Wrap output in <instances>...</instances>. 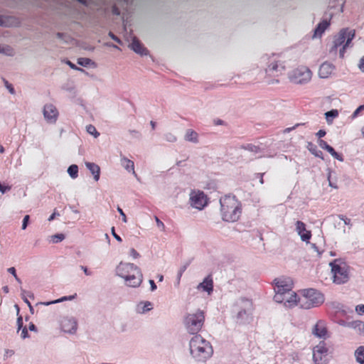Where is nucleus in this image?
<instances>
[{"mask_svg":"<svg viewBox=\"0 0 364 364\" xmlns=\"http://www.w3.org/2000/svg\"><path fill=\"white\" fill-rule=\"evenodd\" d=\"M274 300L277 303H284L286 307H293L297 304V294L292 291L293 282L289 277L274 279Z\"/></svg>","mask_w":364,"mask_h":364,"instance_id":"1","label":"nucleus"},{"mask_svg":"<svg viewBox=\"0 0 364 364\" xmlns=\"http://www.w3.org/2000/svg\"><path fill=\"white\" fill-rule=\"evenodd\" d=\"M220 203L221 216L224 221L234 223L240 219L242 205L235 196L226 195L222 197Z\"/></svg>","mask_w":364,"mask_h":364,"instance_id":"2","label":"nucleus"},{"mask_svg":"<svg viewBox=\"0 0 364 364\" xmlns=\"http://www.w3.org/2000/svg\"><path fill=\"white\" fill-rule=\"evenodd\" d=\"M189 350L192 357L199 362H205L213 352L210 343L200 335H196L190 340Z\"/></svg>","mask_w":364,"mask_h":364,"instance_id":"3","label":"nucleus"},{"mask_svg":"<svg viewBox=\"0 0 364 364\" xmlns=\"http://www.w3.org/2000/svg\"><path fill=\"white\" fill-rule=\"evenodd\" d=\"M236 322L240 325L250 323L252 321L253 304L250 299L240 298L235 304Z\"/></svg>","mask_w":364,"mask_h":364,"instance_id":"4","label":"nucleus"},{"mask_svg":"<svg viewBox=\"0 0 364 364\" xmlns=\"http://www.w3.org/2000/svg\"><path fill=\"white\" fill-rule=\"evenodd\" d=\"M302 298L297 299L302 309H309L321 305L323 301V295L316 289H308L302 290Z\"/></svg>","mask_w":364,"mask_h":364,"instance_id":"5","label":"nucleus"},{"mask_svg":"<svg viewBox=\"0 0 364 364\" xmlns=\"http://www.w3.org/2000/svg\"><path fill=\"white\" fill-rule=\"evenodd\" d=\"M205 322V312L198 309L196 312L187 314L184 318V325L191 334L198 335Z\"/></svg>","mask_w":364,"mask_h":364,"instance_id":"6","label":"nucleus"},{"mask_svg":"<svg viewBox=\"0 0 364 364\" xmlns=\"http://www.w3.org/2000/svg\"><path fill=\"white\" fill-rule=\"evenodd\" d=\"M354 36V31H348L347 29L341 30L338 36H335L330 52L336 54L338 47L342 46L339 53L340 57L343 58L346 48L349 46Z\"/></svg>","mask_w":364,"mask_h":364,"instance_id":"7","label":"nucleus"},{"mask_svg":"<svg viewBox=\"0 0 364 364\" xmlns=\"http://www.w3.org/2000/svg\"><path fill=\"white\" fill-rule=\"evenodd\" d=\"M333 282L338 284H344L348 280V266L341 259H336L330 262Z\"/></svg>","mask_w":364,"mask_h":364,"instance_id":"8","label":"nucleus"},{"mask_svg":"<svg viewBox=\"0 0 364 364\" xmlns=\"http://www.w3.org/2000/svg\"><path fill=\"white\" fill-rule=\"evenodd\" d=\"M286 70L284 61L277 60L276 58H272L269 60V65L265 70L267 77L269 82H278V80H274L275 77H278L283 75Z\"/></svg>","mask_w":364,"mask_h":364,"instance_id":"9","label":"nucleus"},{"mask_svg":"<svg viewBox=\"0 0 364 364\" xmlns=\"http://www.w3.org/2000/svg\"><path fill=\"white\" fill-rule=\"evenodd\" d=\"M312 77L311 70L304 65H299L289 74V80L295 84H305L309 82Z\"/></svg>","mask_w":364,"mask_h":364,"instance_id":"10","label":"nucleus"},{"mask_svg":"<svg viewBox=\"0 0 364 364\" xmlns=\"http://www.w3.org/2000/svg\"><path fill=\"white\" fill-rule=\"evenodd\" d=\"M207 196L202 191L193 190L190 193L191 205L196 209L202 210L208 205Z\"/></svg>","mask_w":364,"mask_h":364,"instance_id":"11","label":"nucleus"},{"mask_svg":"<svg viewBox=\"0 0 364 364\" xmlns=\"http://www.w3.org/2000/svg\"><path fill=\"white\" fill-rule=\"evenodd\" d=\"M139 268L133 263L121 262L116 267V275L123 279L130 276L132 273L135 272Z\"/></svg>","mask_w":364,"mask_h":364,"instance_id":"12","label":"nucleus"},{"mask_svg":"<svg viewBox=\"0 0 364 364\" xmlns=\"http://www.w3.org/2000/svg\"><path fill=\"white\" fill-rule=\"evenodd\" d=\"M313 359L316 364H327L328 349L323 345H318L315 347L313 353Z\"/></svg>","mask_w":364,"mask_h":364,"instance_id":"13","label":"nucleus"},{"mask_svg":"<svg viewBox=\"0 0 364 364\" xmlns=\"http://www.w3.org/2000/svg\"><path fill=\"white\" fill-rule=\"evenodd\" d=\"M43 115L46 121L49 123H55L58 117L57 108L52 104H48L44 106Z\"/></svg>","mask_w":364,"mask_h":364,"instance_id":"14","label":"nucleus"},{"mask_svg":"<svg viewBox=\"0 0 364 364\" xmlns=\"http://www.w3.org/2000/svg\"><path fill=\"white\" fill-rule=\"evenodd\" d=\"M125 284L128 287L136 288L139 287L143 281V274L140 269L124 279Z\"/></svg>","mask_w":364,"mask_h":364,"instance_id":"15","label":"nucleus"},{"mask_svg":"<svg viewBox=\"0 0 364 364\" xmlns=\"http://www.w3.org/2000/svg\"><path fill=\"white\" fill-rule=\"evenodd\" d=\"M77 328V322L75 318H65L62 321V329L64 332L75 334Z\"/></svg>","mask_w":364,"mask_h":364,"instance_id":"16","label":"nucleus"},{"mask_svg":"<svg viewBox=\"0 0 364 364\" xmlns=\"http://www.w3.org/2000/svg\"><path fill=\"white\" fill-rule=\"evenodd\" d=\"M198 290L202 289L203 291L210 295L213 291V279L211 274H208L204 278L203 281L197 286Z\"/></svg>","mask_w":364,"mask_h":364,"instance_id":"17","label":"nucleus"},{"mask_svg":"<svg viewBox=\"0 0 364 364\" xmlns=\"http://www.w3.org/2000/svg\"><path fill=\"white\" fill-rule=\"evenodd\" d=\"M335 67L333 64L325 62L319 68L318 75L321 78H327L333 73Z\"/></svg>","mask_w":364,"mask_h":364,"instance_id":"18","label":"nucleus"},{"mask_svg":"<svg viewBox=\"0 0 364 364\" xmlns=\"http://www.w3.org/2000/svg\"><path fill=\"white\" fill-rule=\"evenodd\" d=\"M131 48L136 53L141 55L147 54V50L143 46L140 41L136 38H134L130 45Z\"/></svg>","mask_w":364,"mask_h":364,"instance_id":"19","label":"nucleus"},{"mask_svg":"<svg viewBox=\"0 0 364 364\" xmlns=\"http://www.w3.org/2000/svg\"><path fill=\"white\" fill-rule=\"evenodd\" d=\"M330 22L327 20H323L320 22L314 31V37H321L326 29L329 26Z\"/></svg>","mask_w":364,"mask_h":364,"instance_id":"20","label":"nucleus"},{"mask_svg":"<svg viewBox=\"0 0 364 364\" xmlns=\"http://www.w3.org/2000/svg\"><path fill=\"white\" fill-rule=\"evenodd\" d=\"M121 164L127 171H132L134 176H136L134 171V164L133 161L126 157H122L121 159Z\"/></svg>","mask_w":364,"mask_h":364,"instance_id":"21","label":"nucleus"},{"mask_svg":"<svg viewBox=\"0 0 364 364\" xmlns=\"http://www.w3.org/2000/svg\"><path fill=\"white\" fill-rule=\"evenodd\" d=\"M86 166L90 170V171L93 174L94 178L96 181L100 179V168L98 165L94 163H86Z\"/></svg>","mask_w":364,"mask_h":364,"instance_id":"22","label":"nucleus"},{"mask_svg":"<svg viewBox=\"0 0 364 364\" xmlns=\"http://www.w3.org/2000/svg\"><path fill=\"white\" fill-rule=\"evenodd\" d=\"M342 325L346 327L357 329L360 333H361L363 326H364V322L361 321H352L348 322L343 321Z\"/></svg>","mask_w":364,"mask_h":364,"instance_id":"23","label":"nucleus"},{"mask_svg":"<svg viewBox=\"0 0 364 364\" xmlns=\"http://www.w3.org/2000/svg\"><path fill=\"white\" fill-rule=\"evenodd\" d=\"M153 309V304L150 301H141L137 305V312L144 314Z\"/></svg>","mask_w":364,"mask_h":364,"instance_id":"24","label":"nucleus"},{"mask_svg":"<svg viewBox=\"0 0 364 364\" xmlns=\"http://www.w3.org/2000/svg\"><path fill=\"white\" fill-rule=\"evenodd\" d=\"M312 333L318 338H324L327 333V330L324 326H320L319 324L314 325Z\"/></svg>","mask_w":364,"mask_h":364,"instance_id":"25","label":"nucleus"},{"mask_svg":"<svg viewBox=\"0 0 364 364\" xmlns=\"http://www.w3.org/2000/svg\"><path fill=\"white\" fill-rule=\"evenodd\" d=\"M297 231V235L300 236V238L302 241L306 242L309 243V240L311 237V231L308 230V229H296Z\"/></svg>","mask_w":364,"mask_h":364,"instance_id":"26","label":"nucleus"},{"mask_svg":"<svg viewBox=\"0 0 364 364\" xmlns=\"http://www.w3.org/2000/svg\"><path fill=\"white\" fill-rule=\"evenodd\" d=\"M355 357L358 363L364 364V346H360L355 350Z\"/></svg>","mask_w":364,"mask_h":364,"instance_id":"27","label":"nucleus"},{"mask_svg":"<svg viewBox=\"0 0 364 364\" xmlns=\"http://www.w3.org/2000/svg\"><path fill=\"white\" fill-rule=\"evenodd\" d=\"M185 139L188 141L197 143L198 141L197 132L193 129H188L185 135Z\"/></svg>","mask_w":364,"mask_h":364,"instance_id":"28","label":"nucleus"},{"mask_svg":"<svg viewBox=\"0 0 364 364\" xmlns=\"http://www.w3.org/2000/svg\"><path fill=\"white\" fill-rule=\"evenodd\" d=\"M76 296H77V294H75L74 295H71V296H63V297H61V298H60L58 299H56V300H53V301H48V302L40 303V304L46 305V306H48L50 304H57V303H60V302H62V301H64L72 300L74 298H75Z\"/></svg>","mask_w":364,"mask_h":364,"instance_id":"29","label":"nucleus"},{"mask_svg":"<svg viewBox=\"0 0 364 364\" xmlns=\"http://www.w3.org/2000/svg\"><path fill=\"white\" fill-rule=\"evenodd\" d=\"M65 238L63 233H57L48 237L49 242L56 244L63 241Z\"/></svg>","mask_w":364,"mask_h":364,"instance_id":"30","label":"nucleus"},{"mask_svg":"<svg viewBox=\"0 0 364 364\" xmlns=\"http://www.w3.org/2000/svg\"><path fill=\"white\" fill-rule=\"evenodd\" d=\"M21 298L23 300V301L27 304L28 305L29 304H31V302L28 300L27 297L26 296H28L31 299H34V295L33 293L30 292V291H26V290H24L23 289L21 288Z\"/></svg>","mask_w":364,"mask_h":364,"instance_id":"31","label":"nucleus"},{"mask_svg":"<svg viewBox=\"0 0 364 364\" xmlns=\"http://www.w3.org/2000/svg\"><path fill=\"white\" fill-rule=\"evenodd\" d=\"M68 173L73 178H76L78 176V167L75 164H73L69 166Z\"/></svg>","mask_w":364,"mask_h":364,"instance_id":"32","label":"nucleus"},{"mask_svg":"<svg viewBox=\"0 0 364 364\" xmlns=\"http://www.w3.org/2000/svg\"><path fill=\"white\" fill-rule=\"evenodd\" d=\"M86 129L90 134L93 135L95 138H97L100 135V133L97 131L95 126L92 124L87 126Z\"/></svg>","mask_w":364,"mask_h":364,"instance_id":"33","label":"nucleus"},{"mask_svg":"<svg viewBox=\"0 0 364 364\" xmlns=\"http://www.w3.org/2000/svg\"><path fill=\"white\" fill-rule=\"evenodd\" d=\"M92 63V60L87 58H80L77 59V63L80 65L87 67Z\"/></svg>","mask_w":364,"mask_h":364,"instance_id":"34","label":"nucleus"},{"mask_svg":"<svg viewBox=\"0 0 364 364\" xmlns=\"http://www.w3.org/2000/svg\"><path fill=\"white\" fill-rule=\"evenodd\" d=\"M318 144H319L321 148H322L323 149L326 150L328 152H329L330 150L333 148L332 146L328 145V143L326 141H324L323 139H320L318 141Z\"/></svg>","mask_w":364,"mask_h":364,"instance_id":"35","label":"nucleus"},{"mask_svg":"<svg viewBox=\"0 0 364 364\" xmlns=\"http://www.w3.org/2000/svg\"><path fill=\"white\" fill-rule=\"evenodd\" d=\"M338 115V112L336 109H332L326 113L327 121H329V117H336Z\"/></svg>","mask_w":364,"mask_h":364,"instance_id":"36","label":"nucleus"},{"mask_svg":"<svg viewBox=\"0 0 364 364\" xmlns=\"http://www.w3.org/2000/svg\"><path fill=\"white\" fill-rule=\"evenodd\" d=\"M188 264H185L183 266H182L178 272V274H177V284H179L180 282V280H181V278L183 275V273L186 271V269H187V267H188Z\"/></svg>","mask_w":364,"mask_h":364,"instance_id":"37","label":"nucleus"},{"mask_svg":"<svg viewBox=\"0 0 364 364\" xmlns=\"http://www.w3.org/2000/svg\"><path fill=\"white\" fill-rule=\"evenodd\" d=\"M245 149H247L248 151L257 153L259 151V148L257 146L252 145V144H248L246 146L243 147Z\"/></svg>","mask_w":364,"mask_h":364,"instance_id":"38","label":"nucleus"},{"mask_svg":"<svg viewBox=\"0 0 364 364\" xmlns=\"http://www.w3.org/2000/svg\"><path fill=\"white\" fill-rule=\"evenodd\" d=\"M333 157H334L335 159L339 160V161H343V158L342 156L338 154L335 150L333 148H332L330 151L328 152Z\"/></svg>","mask_w":364,"mask_h":364,"instance_id":"39","label":"nucleus"},{"mask_svg":"<svg viewBox=\"0 0 364 364\" xmlns=\"http://www.w3.org/2000/svg\"><path fill=\"white\" fill-rule=\"evenodd\" d=\"M12 18L3 17L0 16V26H9L8 21H9Z\"/></svg>","mask_w":364,"mask_h":364,"instance_id":"40","label":"nucleus"},{"mask_svg":"<svg viewBox=\"0 0 364 364\" xmlns=\"http://www.w3.org/2000/svg\"><path fill=\"white\" fill-rule=\"evenodd\" d=\"M129 255L134 259L139 258L140 257L139 253L134 248H131L129 250Z\"/></svg>","mask_w":364,"mask_h":364,"instance_id":"41","label":"nucleus"},{"mask_svg":"<svg viewBox=\"0 0 364 364\" xmlns=\"http://www.w3.org/2000/svg\"><path fill=\"white\" fill-rule=\"evenodd\" d=\"M310 247L312 250H314V252L317 253L318 256H320L322 253V251H320L318 247L316 246L315 243H310Z\"/></svg>","mask_w":364,"mask_h":364,"instance_id":"42","label":"nucleus"},{"mask_svg":"<svg viewBox=\"0 0 364 364\" xmlns=\"http://www.w3.org/2000/svg\"><path fill=\"white\" fill-rule=\"evenodd\" d=\"M21 337L23 339H25V338L29 337V334L28 333V329H27V328L26 326L22 328L21 333Z\"/></svg>","mask_w":364,"mask_h":364,"instance_id":"43","label":"nucleus"},{"mask_svg":"<svg viewBox=\"0 0 364 364\" xmlns=\"http://www.w3.org/2000/svg\"><path fill=\"white\" fill-rule=\"evenodd\" d=\"M355 311L358 314H364V304L356 306Z\"/></svg>","mask_w":364,"mask_h":364,"instance_id":"44","label":"nucleus"},{"mask_svg":"<svg viewBox=\"0 0 364 364\" xmlns=\"http://www.w3.org/2000/svg\"><path fill=\"white\" fill-rule=\"evenodd\" d=\"M17 326H18V332L23 328V318L22 316H18L17 318Z\"/></svg>","mask_w":364,"mask_h":364,"instance_id":"45","label":"nucleus"},{"mask_svg":"<svg viewBox=\"0 0 364 364\" xmlns=\"http://www.w3.org/2000/svg\"><path fill=\"white\" fill-rule=\"evenodd\" d=\"M4 82H5L6 87L9 90V92L11 94H14L15 92H14V89L12 85L9 84V82L6 80H4Z\"/></svg>","mask_w":364,"mask_h":364,"instance_id":"46","label":"nucleus"},{"mask_svg":"<svg viewBox=\"0 0 364 364\" xmlns=\"http://www.w3.org/2000/svg\"><path fill=\"white\" fill-rule=\"evenodd\" d=\"M364 110V105H360L355 110V112H353V117H357L358 115V114L360 113V112Z\"/></svg>","mask_w":364,"mask_h":364,"instance_id":"47","label":"nucleus"},{"mask_svg":"<svg viewBox=\"0 0 364 364\" xmlns=\"http://www.w3.org/2000/svg\"><path fill=\"white\" fill-rule=\"evenodd\" d=\"M150 289L151 291H154L157 289V286L153 279H149Z\"/></svg>","mask_w":364,"mask_h":364,"instance_id":"48","label":"nucleus"},{"mask_svg":"<svg viewBox=\"0 0 364 364\" xmlns=\"http://www.w3.org/2000/svg\"><path fill=\"white\" fill-rule=\"evenodd\" d=\"M111 232L112 234V235L114 236V237L119 242H122V237L116 233L115 232V229H111Z\"/></svg>","mask_w":364,"mask_h":364,"instance_id":"49","label":"nucleus"},{"mask_svg":"<svg viewBox=\"0 0 364 364\" xmlns=\"http://www.w3.org/2000/svg\"><path fill=\"white\" fill-rule=\"evenodd\" d=\"M80 269L84 272V273H85L87 276H90V275H92V272H91L88 269H87V267L81 265V266H80Z\"/></svg>","mask_w":364,"mask_h":364,"instance_id":"50","label":"nucleus"},{"mask_svg":"<svg viewBox=\"0 0 364 364\" xmlns=\"http://www.w3.org/2000/svg\"><path fill=\"white\" fill-rule=\"evenodd\" d=\"M7 271L9 273L12 274L14 277H16L17 274H16V270L15 267H9L7 269Z\"/></svg>","mask_w":364,"mask_h":364,"instance_id":"51","label":"nucleus"},{"mask_svg":"<svg viewBox=\"0 0 364 364\" xmlns=\"http://www.w3.org/2000/svg\"><path fill=\"white\" fill-rule=\"evenodd\" d=\"M66 63L73 70H82L81 68H77L75 64H73L70 60H67Z\"/></svg>","mask_w":364,"mask_h":364,"instance_id":"52","label":"nucleus"},{"mask_svg":"<svg viewBox=\"0 0 364 364\" xmlns=\"http://www.w3.org/2000/svg\"><path fill=\"white\" fill-rule=\"evenodd\" d=\"M112 12L114 15H119L120 14V11H119V9H118V7L117 6H113L112 8Z\"/></svg>","mask_w":364,"mask_h":364,"instance_id":"53","label":"nucleus"},{"mask_svg":"<svg viewBox=\"0 0 364 364\" xmlns=\"http://www.w3.org/2000/svg\"><path fill=\"white\" fill-rule=\"evenodd\" d=\"M358 67L362 72H364V56L360 60Z\"/></svg>","mask_w":364,"mask_h":364,"instance_id":"54","label":"nucleus"},{"mask_svg":"<svg viewBox=\"0 0 364 364\" xmlns=\"http://www.w3.org/2000/svg\"><path fill=\"white\" fill-rule=\"evenodd\" d=\"M29 220V215H26L23 220V224H22V228H26V226L28 225V222Z\"/></svg>","mask_w":364,"mask_h":364,"instance_id":"55","label":"nucleus"},{"mask_svg":"<svg viewBox=\"0 0 364 364\" xmlns=\"http://www.w3.org/2000/svg\"><path fill=\"white\" fill-rule=\"evenodd\" d=\"M28 329L31 331H34V332H37V331H38L36 326L33 323H29Z\"/></svg>","mask_w":364,"mask_h":364,"instance_id":"56","label":"nucleus"},{"mask_svg":"<svg viewBox=\"0 0 364 364\" xmlns=\"http://www.w3.org/2000/svg\"><path fill=\"white\" fill-rule=\"evenodd\" d=\"M311 151L317 157L322 158V152L321 151H316V149L311 150Z\"/></svg>","mask_w":364,"mask_h":364,"instance_id":"57","label":"nucleus"},{"mask_svg":"<svg viewBox=\"0 0 364 364\" xmlns=\"http://www.w3.org/2000/svg\"><path fill=\"white\" fill-rule=\"evenodd\" d=\"M117 210L120 213V215L122 216L123 221L126 222L127 221L126 215L124 213L122 209L121 208L118 207L117 208Z\"/></svg>","mask_w":364,"mask_h":364,"instance_id":"58","label":"nucleus"},{"mask_svg":"<svg viewBox=\"0 0 364 364\" xmlns=\"http://www.w3.org/2000/svg\"><path fill=\"white\" fill-rule=\"evenodd\" d=\"M11 188L9 186H2V188L1 189L0 192H1L2 193H4L6 191H10Z\"/></svg>","mask_w":364,"mask_h":364,"instance_id":"59","label":"nucleus"},{"mask_svg":"<svg viewBox=\"0 0 364 364\" xmlns=\"http://www.w3.org/2000/svg\"><path fill=\"white\" fill-rule=\"evenodd\" d=\"M316 135L318 138L323 137L326 135V132L323 129H320L317 133Z\"/></svg>","mask_w":364,"mask_h":364,"instance_id":"60","label":"nucleus"},{"mask_svg":"<svg viewBox=\"0 0 364 364\" xmlns=\"http://www.w3.org/2000/svg\"><path fill=\"white\" fill-rule=\"evenodd\" d=\"M299 125V124H296L295 126L292 127H288L287 129H285L284 130V133H288L289 132H291V130L294 129L295 127H298Z\"/></svg>","mask_w":364,"mask_h":364,"instance_id":"61","label":"nucleus"},{"mask_svg":"<svg viewBox=\"0 0 364 364\" xmlns=\"http://www.w3.org/2000/svg\"><path fill=\"white\" fill-rule=\"evenodd\" d=\"M109 36L115 41L117 42H120L119 39L116 36H114L112 32H109Z\"/></svg>","mask_w":364,"mask_h":364,"instance_id":"62","label":"nucleus"},{"mask_svg":"<svg viewBox=\"0 0 364 364\" xmlns=\"http://www.w3.org/2000/svg\"><path fill=\"white\" fill-rule=\"evenodd\" d=\"M14 350H6L5 355L6 356H11L12 355H14Z\"/></svg>","mask_w":364,"mask_h":364,"instance_id":"63","label":"nucleus"},{"mask_svg":"<svg viewBox=\"0 0 364 364\" xmlns=\"http://www.w3.org/2000/svg\"><path fill=\"white\" fill-rule=\"evenodd\" d=\"M296 228H305V225L301 221H297L296 222Z\"/></svg>","mask_w":364,"mask_h":364,"instance_id":"64","label":"nucleus"}]
</instances>
